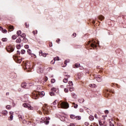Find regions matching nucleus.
Here are the masks:
<instances>
[{"label": "nucleus", "mask_w": 126, "mask_h": 126, "mask_svg": "<svg viewBox=\"0 0 126 126\" xmlns=\"http://www.w3.org/2000/svg\"><path fill=\"white\" fill-rule=\"evenodd\" d=\"M33 95H45V92H41V93L38 92V94H33Z\"/></svg>", "instance_id": "nucleus-16"}, {"label": "nucleus", "mask_w": 126, "mask_h": 126, "mask_svg": "<svg viewBox=\"0 0 126 126\" xmlns=\"http://www.w3.org/2000/svg\"><path fill=\"white\" fill-rule=\"evenodd\" d=\"M15 61L16 63H20L22 62V59H21V58L20 57H16L15 59Z\"/></svg>", "instance_id": "nucleus-9"}, {"label": "nucleus", "mask_w": 126, "mask_h": 126, "mask_svg": "<svg viewBox=\"0 0 126 126\" xmlns=\"http://www.w3.org/2000/svg\"><path fill=\"white\" fill-rule=\"evenodd\" d=\"M91 46L92 48H94V47L95 48L97 47V45H96V42L95 41H94V42H93L91 44Z\"/></svg>", "instance_id": "nucleus-14"}, {"label": "nucleus", "mask_w": 126, "mask_h": 126, "mask_svg": "<svg viewBox=\"0 0 126 126\" xmlns=\"http://www.w3.org/2000/svg\"><path fill=\"white\" fill-rule=\"evenodd\" d=\"M85 125L86 126H89V123H88V122H85Z\"/></svg>", "instance_id": "nucleus-55"}, {"label": "nucleus", "mask_w": 126, "mask_h": 126, "mask_svg": "<svg viewBox=\"0 0 126 126\" xmlns=\"http://www.w3.org/2000/svg\"><path fill=\"white\" fill-rule=\"evenodd\" d=\"M94 118L95 119H98V117H97V115L96 114L94 115Z\"/></svg>", "instance_id": "nucleus-62"}, {"label": "nucleus", "mask_w": 126, "mask_h": 126, "mask_svg": "<svg viewBox=\"0 0 126 126\" xmlns=\"http://www.w3.org/2000/svg\"><path fill=\"white\" fill-rule=\"evenodd\" d=\"M67 126H75V123H71Z\"/></svg>", "instance_id": "nucleus-42"}, {"label": "nucleus", "mask_w": 126, "mask_h": 126, "mask_svg": "<svg viewBox=\"0 0 126 126\" xmlns=\"http://www.w3.org/2000/svg\"><path fill=\"white\" fill-rule=\"evenodd\" d=\"M104 96H105V97H106L107 98H109V97H110V95H105Z\"/></svg>", "instance_id": "nucleus-63"}, {"label": "nucleus", "mask_w": 126, "mask_h": 126, "mask_svg": "<svg viewBox=\"0 0 126 126\" xmlns=\"http://www.w3.org/2000/svg\"><path fill=\"white\" fill-rule=\"evenodd\" d=\"M21 42H22V39L20 38V37H19V38L17 39L16 40V42L17 43V44H20Z\"/></svg>", "instance_id": "nucleus-13"}, {"label": "nucleus", "mask_w": 126, "mask_h": 126, "mask_svg": "<svg viewBox=\"0 0 126 126\" xmlns=\"http://www.w3.org/2000/svg\"><path fill=\"white\" fill-rule=\"evenodd\" d=\"M12 38L13 40H15V39H16V36L15 35H12Z\"/></svg>", "instance_id": "nucleus-52"}, {"label": "nucleus", "mask_w": 126, "mask_h": 126, "mask_svg": "<svg viewBox=\"0 0 126 126\" xmlns=\"http://www.w3.org/2000/svg\"><path fill=\"white\" fill-rule=\"evenodd\" d=\"M25 26H26V28H28L29 27V24H28L26 23L25 24Z\"/></svg>", "instance_id": "nucleus-50"}, {"label": "nucleus", "mask_w": 126, "mask_h": 126, "mask_svg": "<svg viewBox=\"0 0 126 126\" xmlns=\"http://www.w3.org/2000/svg\"><path fill=\"white\" fill-rule=\"evenodd\" d=\"M69 90L71 92L73 91V88H70Z\"/></svg>", "instance_id": "nucleus-56"}, {"label": "nucleus", "mask_w": 126, "mask_h": 126, "mask_svg": "<svg viewBox=\"0 0 126 126\" xmlns=\"http://www.w3.org/2000/svg\"><path fill=\"white\" fill-rule=\"evenodd\" d=\"M104 18H105V17H104V16H103L102 15H99L98 16V19H99V20H103V19H104Z\"/></svg>", "instance_id": "nucleus-18"}, {"label": "nucleus", "mask_w": 126, "mask_h": 126, "mask_svg": "<svg viewBox=\"0 0 126 126\" xmlns=\"http://www.w3.org/2000/svg\"><path fill=\"white\" fill-rule=\"evenodd\" d=\"M90 87H92V88H95L96 87V85L94 84H90Z\"/></svg>", "instance_id": "nucleus-21"}, {"label": "nucleus", "mask_w": 126, "mask_h": 126, "mask_svg": "<svg viewBox=\"0 0 126 126\" xmlns=\"http://www.w3.org/2000/svg\"><path fill=\"white\" fill-rule=\"evenodd\" d=\"M16 48L18 50H19V49H20V48H21V45L20 44H17L16 45Z\"/></svg>", "instance_id": "nucleus-32"}, {"label": "nucleus", "mask_w": 126, "mask_h": 126, "mask_svg": "<svg viewBox=\"0 0 126 126\" xmlns=\"http://www.w3.org/2000/svg\"><path fill=\"white\" fill-rule=\"evenodd\" d=\"M104 113H105V114H106V115H108V114H109V110H105L104 111Z\"/></svg>", "instance_id": "nucleus-43"}, {"label": "nucleus", "mask_w": 126, "mask_h": 126, "mask_svg": "<svg viewBox=\"0 0 126 126\" xmlns=\"http://www.w3.org/2000/svg\"><path fill=\"white\" fill-rule=\"evenodd\" d=\"M84 110H83V109H82V108H81V109H80V110H79V111L81 112V113H83V112H84Z\"/></svg>", "instance_id": "nucleus-51"}, {"label": "nucleus", "mask_w": 126, "mask_h": 126, "mask_svg": "<svg viewBox=\"0 0 126 126\" xmlns=\"http://www.w3.org/2000/svg\"><path fill=\"white\" fill-rule=\"evenodd\" d=\"M50 120H51V118L49 117H45V118L42 117L40 119V123L41 124H43V123H44L45 125H47L50 123Z\"/></svg>", "instance_id": "nucleus-2"}, {"label": "nucleus", "mask_w": 126, "mask_h": 126, "mask_svg": "<svg viewBox=\"0 0 126 126\" xmlns=\"http://www.w3.org/2000/svg\"><path fill=\"white\" fill-rule=\"evenodd\" d=\"M70 119H72V120H74V119H75V118H76V116H75V115H74L73 114H71L70 115Z\"/></svg>", "instance_id": "nucleus-17"}, {"label": "nucleus", "mask_w": 126, "mask_h": 126, "mask_svg": "<svg viewBox=\"0 0 126 126\" xmlns=\"http://www.w3.org/2000/svg\"><path fill=\"white\" fill-rule=\"evenodd\" d=\"M44 80H45V82L48 81V77H46L45 78V79H44Z\"/></svg>", "instance_id": "nucleus-57"}, {"label": "nucleus", "mask_w": 126, "mask_h": 126, "mask_svg": "<svg viewBox=\"0 0 126 126\" xmlns=\"http://www.w3.org/2000/svg\"><path fill=\"white\" fill-rule=\"evenodd\" d=\"M6 50L8 52V53H11L13 51H14V49H13V48H12V47L10 46H7L6 47Z\"/></svg>", "instance_id": "nucleus-6"}, {"label": "nucleus", "mask_w": 126, "mask_h": 126, "mask_svg": "<svg viewBox=\"0 0 126 126\" xmlns=\"http://www.w3.org/2000/svg\"><path fill=\"white\" fill-rule=\"evenodd\" d=\"M59 42H61V39H58V40H56L57 43H59Z\"/></svg>", "instance_id": "nucleus-58"}, {"label": "nucleus", "mask_w": 126, "mask_h": 126, "mask_svg": "<svg viewBox=\"0 0 126 126\" xmlns=\"http://www.w3.org/2000/svg\"><path fill=\"white\" fill-rule=\"evenodd\" d=\"M22 65H23V66H25L27 69H28V68H30V64L28 63H24L22 64Z\"/></svg>", "instance_id": "nucleus-8"}, {"label": "nucleus", "mask_w": 126, "mask_h": 126, "mask_svg": "<svg viewBox=\"0 0 126 126\" xmlns=\"http://www.w3.org/2000/svg\"><path fill=\"white\" fill-rule=\"evenodd\" d=\"M42 111H43V112L44 114H46V115H48V114H49V110H47L43 107H42Z\"/></svg>", "instance_id": "nucleus-15"}, {"label": "nucleus", "mask_w": 126, "mask_h": 126, "mask_svg": "<svg viewBox=\"0 0 126 126\" xmlns=\"http://www.w3.org/2000/svg\"><path fill=\"white\" fill-rule=\"evenodd\" d=\"M45 95H31V97L32 98V99H35V100H37V99H39V98H42V97H44Z\"/></svg>", "instance_id": "nucleus-4"}, {"label": "nucleus", "mask_w": 126, "mask_h": 126, "mask_svg": "<svg viewBox=\"0 0 126 126\" xmlns=\"http://www.w3.org/2000/svg\"><path fill=\"white\" fill-rule=\"evenodd\" d=\"M75 66L77 68L79 67V66H80V64H79V63H76L75 64Z\"/></svg>", "instance_id": "nucleus-44"}, {"label": "nucleus", "mask_w": 126, "mask_h": 126, "mask_svg": "<svg viewBox=\"0 0 126 126\" xmlns=\"http://www.w3.org/2000/svg\"><path fill=\"white\" fill-rule=\"evenodd\" d=\"M51 90L52 92L49 93L50 95H56L55 93L58 92V90L55 88H52Z\"/></svg>", "instance_id": "nucleus-5"}, {"label": "nucleus", "mask_w": 126, "mask_h": 126, "mask_svg": "<svg viewBox=\"0 0 126 126\" xmlns=\"http://www.w3.org/2000/svg\"><path fill=\"white\" fill-rule=\"evenodd\" d=\"M56 82V80L55 79H53L51 80V83H55Z\"/></svg>", "instance_id": "nucleus-48"}, {"label": "nucleus", "mask_w": 126, "mask_h": 126, "mask_svg": "<svg viewBox=\"0 0 126 126\" xmlns=\"http://www.w3.org/2000/svg\"><path fill=\"white\" fill-rule=\"evenodd\" d=\"M2 32L3 33H4V34H6V33H7V30H3L2 31Z\"/></svg>", "instance_id": "nucleus-38"}, {"label": "nucleus", "mask_w": 126, "mask_h": 126, "mask_svg": "<svg viewBox=\"0 0 126 126\" xmlns=\"http://www.w3.org/2000/svg\"><path fill=\"white\" fill-rule=\"evenodd\" d=\"M59 104L62 109H68V108H69V104L67 102H64L63 100H61Z\"/></svg>", "instance_id": "nucleus-1"}, {"label": "nucleus", "mask_w": 126, "mask_h": 126, "mask_svg": "<svg viewBox=\"0 0 126 126\" xmlns=\"http://www.w3.org/2000/svg\"><path fill=\"white\" fill-rule=\"evenodd\" d=\"M54 61H60V58H59V57H55V58L54 59Z\"/></svg>", "instance_id": "nucleus-39"}, {"label": "nucleus", "mask_w": 126, "mask_h": 126, "mask_svg": "<svg viewBox=\"0 0 126 126\" xmlns=\"http://www.w3.org/2000/svg\"><path fill=\"white\" fill-rule=\"evenodd\" d=\"M109 126H115V124L112 123L111 121L109 122Z\"/></svg>", "instance_id": "nucleus-37"}, {"label": "nucleus", "mask_w": 126, "mask_h": 126, "mask_svg": "<svg viewBox=\"0 0 126 126\" xmlns=\"http://www.w3.org/2000/svg\"><path fill=\"white\" fill-rule=\"evenodd\" d=\"M58 102V100H55L53 102V103L51 104V105H57V102Z\"/></svg>", "instance_id": "nucleus-36"}, {"label": "nucleus", "mask_w": 126, "mask_h": 126, "mask_svg": "<svg viewBox=\"0 0 126 126\" xmlns=\"http://www.w3.org/2000/svg\"><path fill=\"white\" fill-rule=\"evenodd\" d=\"M25 36H26L25 33H22L21 35H20L19 37H20V38H25Z\"/></svg>", "instance_id": "nucleus-26"}, {"label": "nucleus", "mask_w": 126, "mask_h": 126, "mask_svg": "<svg viewBox=\"0 0 126 126\" xmlns=\"http://www.w3.org/2000/svg\"><path fill=\"white\" fill-rule=\"evenodd\" d=\"M17 34L19 37L20 36V34H21V31H18L17 32Z\"/></svg>", "instance_id": "nucleus-35"}, {"label": "nucleus", "mask_w": 126, "mask_h": 126, "mask_svg": "<svg viewBox=\"0 0 126 126\" xmlns=\"http://www.w3.org/2000/svg\"><path fill=\"white\" fill-rule=\"evenodd\" d=\"M72 36H74V37H76V33H73Z\"/></svg>", "instance_id": "nucleus-60"}, {"label": "nucleus", "mask_w": 126, "mask_h": 126, "mask_svg": "<svg viewBox=\"0 0 126 126\" xmlns=\"http://www.w3.org/2000/svg\"><path fill=\"white\" fill-rule=\"evenodd\" d=\"M90 121H94V116H90L89 117Z\"/></svg>", "instance_id": "nucleus-31"}, {"label": "nucleus", "mask_w": 126, "mask_h": 126, "mask_svg": "<svg viewBox=\"0 0 126 126\" xmlns=\"http://www.w3.org/2000/svg\"><path fill=\"white\" fill-rule=\"evenodd\" d=\"M64 91L66 93H67V92H68V90L67 89H64Z\"/></svg>", "instance_id": "nucleus-53"}, {"label": "nucleus", "mask_w": 126, "mask_h": 126, "mask_svg": "<svg viewBox=\"0 0 126 126\" xmlns=\"http://www.w3.org/2000/svg\"><path fill=\"white\" fill-rule=\"evenodd\" d=\"M75 119H76V120H78V121H80V120H81V116H76Z\"/></svg>", "instance_id": "nucleus-24"}, {"label": "nucleus", "mask_w": 126, "mask_h": 126, "mask_svg": "<svg viewBox=\"0 0 126 126\" xmlns=\"http://www.w3.org/2000/svg\"><path fill=\"white\" fill-rule=\"evenodd\" d=\"M69 86H72L73 85V83H72V81H69L68 82Z\"/></svg>", "instance_id": "nucleus-28"}, {"label": "nucleus", "mask_w": 126, "mask_h": 126, "mask_svg": "<svg viewBox=\"0 0 126 126\" xmlns=\"http://www.w3.org/2000/svg\"><path fill=\"white\" fill-rule=\"evenodd\" d=\"M28 53L29 54V55H31L32 51L30 49H28L27 50Z\"/></svg>", "instance_id": "nucleus-40"}, {"label": "nucleus", "mask_w": 126, "mask_h": 126, "mask_svg": "<svg viewBox=\"0 0 126 126\" xmlns=\"http://www.w3.org/2000/svg\"><path fill=\"white\" fill-rule=\"evenodd\" d=\"M107 115L102 116V118H107Z\"/></svg>", "instance_id": "nucleus-61"}, {"label": "nucleus", "mask_w": 126, "mask_h": 126, "mask_svg": "<svg viewBox=\"0 0 126 126\" xmlns=\"http://www.w3.org/2000/svg\"><path fill=\"white\" fill-rule=\"evenodd\" d=\"M12 105H13V107H15V103H14V102L12 103Z\"/></svg>", "instance_id": "nucleus-64"}, {"label": "nucleus", "mask_w": 126, "mask_h": 126, "mask_svg": "<svg viewBox=\"0 0 126 126\" xmlns=\"http://www.w3.org/2000/svg\"><path fill=\"white\" fill-rule=\"evenodd\" d=\"M25 49H28L29 48V46L28 45H25Z\"/></svg>", "instance_id": "nucleus-54"}, {"label": "nucleus", "mask_w": 126, "mask_h": 126, "mask_svg": "<svg viewBox=\"0 0 126 126\" xmlns=\"http://www.w3.org/2000/svg\"><path fill=\"white\" fill-rule=\"evenodd\" d=\"M63 82H64V83H67V82H68V80H67L66 78H64L63 80Z\"/></svg>", "instance_id": "nucleus-27"}, {"label": "nucleus", "mask_w": 126, "mask_h": 126, "mask_svg": "<svg viewBox=\"0 0 126 126\" xmlns=\"http://www.w3.org/2000/svg\"><path fill=\"white\" fill-rule=\"evenodd\" d=\"M9 114L10 115V117L8 118V120H9V121H12V120H13L14 112L12 111H10L9 112Z\"/></svg>", "instance_id": "nucleus-7"}, {"label": "nucleus", "mask_w": 126, "mask_h": 126, "mask_svg": "<svg viewBox=\"0 0 126 126\" xmlns=\"http://www.w3.org/2000/svg\"><path fill=\"white\" fill-rule=\"evenodd\" d=\"M23 42L24 43H27V42H28V39H27V38L25 37H23Z\"/></svg>", "instance_id": "nucleus-23"}, {"label": "nucleus", "mask_w": 126, "mask_h": 126, "mask_svg": "<svg viewBox=\"0 0 126 126\" xmlns=\"http://www.w3.org/2000/svg\"><path fill=\"white\" fill-rule=\"evenodd\" d=\"M6 108L7 110H10L11 109V107L10 106V105H8L6 106Z\"/></svg>", "instance_id": "nucleus-30"}, {"label": "nucleus", "mask_w": 126, "mask_h": 126, "mask_svg": "<svg viewBox=\"0 0 126 126\" xmlns=\"http://www.w3.org/2000/svg\"><path fill=\"white\" fill-rule=\"evenodd\" d=\"M71 96L72 98H74V99H76L77 98V96L76 95H72Z\"/></svg>", "instance_id": "nucleus-46"}, {"label": "nucleus", "mask_w": 126, "mask_h": 126, "mask_svg": "<svg viewBox=\"0 0 126 126\" xmlns=\"http://www.w3.org/2000/svg\"><path fill=\"white\" fill-rule=\"evenodd\" d=\"M7 111L5 110L2 112V114L3 115V116H7Z\"/></svg>", "instance_id": "nucleus-20"}, {"label": "nucleus", "mask_w": 126, "mask_h": 126, "mask_svg": "<svg viewBox=\"0 0 126 126\" xmlns=\"http://www.w3.org/2000/svg\"><path fill=\"white\" fill-rule=\"evenodd\" d=\"M67 63V61H64V65H62V66H63V67H65V66H66V63Z\"/></svg>", "instance_id": "nucleus-34"}, {"label": "nucleus", "mask_w": 126, "mask_h": 126, "mask_svg": "<svg viewBox=\"0 0 126 126\" xmlns=\"http://www.w3.org/2000/svg\"><path fill=\"white\" fill-rule=\"evenodd\" d=\"M22 88H25L26 87V84H22L21 85Z\"/></svg>", "instance_id": "nucleus-41"}, {"label": "nucleus", "mask_w": 126, "mask_h": 126, "mask_svg": "<svg viewBox=\"0 0 126 126\" xmlns=\"http://www.w3.org/2000/svg\"><path fill=\"white\" fill-rule=\"evenodd\" d=\"M7 28L10 32H11V31H13V30H14L13 26H7Z\"/></svg>", "instance_id": "nucleus-11"}, {"label": "nucleus", "mask_w": 126, "mask_h": 126, "mask_svg": "<svg viewBox=\"0 0 126 126\" xmlns=\"http://www.w3.org/2000/svg\"><path fill=\"white\" fill-rule=\"evenodd\" d=\"M18 118H19L20 121H23V117H22V116L19 115H18Z\"/></svg>", "instance_id": "nucleus-33"}, {"label": "nucleus", "mask_w": 126, "mask_h": 126, "mask_svg": "<svg viewBox=\"0 0 126 126\" xmlns=\"http://www.w3.org/2000/svg\"><path fill=\"white\" fill-rule=\"evenodd\" d=\"M96 80L97 81V82H101L102 81V78H101V76H97L95 78Z\"/></svg>", "instance_id": "nucleus-12"}, {"label": "nucleus", "mask_w": 126, "mask_h": 126, "mask_svg": "<svg viewBox=\"0 0 126 126\" xmlns=\"http://www.w3.org/2000/svg\"><path fill=\"white\" fill-rule=\"evenodd\" d=\"M0 30L1 31H2V30H3V28H2V27H1L0 26Z\"/></svg>", "instance_id": "nucleus-59"}, {"label": "nucleus", "mask_w": 126, "mask_h": 126, "mask_svg": "<svg viewBox=\"0 0 126 126\" xmlns=\"http://www.w3.org/2000/svg\"><path fill=\"white\" fill-rule=\"evenodd\" d=\"M23 107L24 108H28L29 110H33V107L30 104L25 103L23 104Z\"/></svg>", "instance_id": "nucleus-3"}, {"label": "nucleus", "mask_w": 126, "mask_h": 126, "mask_svg": "<svg viewBox=\"0 0 126 126\" xmlns=\"http://www.w3.org/2000/svg\"><path fill=\"white\" fill-rule=\"evenodd\" d=\"M73 104L74 105V108L75 109H77V108L78 107V105L77 104H75V103H73Z\"/></svg>", "instance_id": "nucleus-25"}, {"label": "nucleus", "mask_w": 126, "mask_h": 126, "mask_svg": "<svg viewBox=\"0 0 126 126\" xmlns=\"http://www.w3.org/2000/svg\"><path fill=\"white\" fill-rule=\"evenodd\" d=\"M78 102H79V103H84V99H83V98L79 99L78 100Z\"/></svg>", "instance_id": "nucleus-22"}, {"label": "nucleus", "mask_w": 126, "mask_h": 126, "mask_svg": "<svg viewBox=\"0 0 126 126\" xmlns=\"http://www.w3.org/2000/svg\"><path fill=\"white\" fill-rule=\"evenodd\" d=\"M47 55H48V54H46V53H43V51H42V50L39 51V56H43L44 58H46V57H47Z\"/></svg>", "instance_id": "nucleus-10"}, {"label": "nucleus", "mask_w": 126, "mask_h": 126, "mask_svg": "<svg viewBox=\"0 0 126 126\" xmlns=\"http://www.w3.org/2000/svg\"><path fill=\"white\" fill-rule=\"evenodd\" d=\"M7 38H2V42H7Z\"/></svg>", "instance_id": "nucleus-29"}, {"label": "nucleus", "mask_w": 126, "mask_h": 126, "mask_svg": "<svg viewBox=\"0 0 126 126\" xmlns=\"http://www.w3.org/2000/svg\"><path fill=\"white\" fill-rule=\"evenodd\" d=\"M98 123H99V126H103L104 125V124L102 123V122H101V121H99Z\"/></svg>", "instance_id": "nucleus-49"}, {"label": "nucleus", "mask_w": 126, "mask_h": 126, "mask_svg": "<svg viewBox=\"0 0 126 126\" xmlns=\"http://www.w3.org/2000/svg\"><path fill=\"white\" fill-rule=\"evenodd\" d=\"M21 54H22V55H23L24 54H25V50H22L21 51Z\"/></svg>", "instance_id": "nucleus-45"}, {"label": "nucleus", "mask_w": 126, "mask_h": 126, "mask_svg": "<svg viewBox=\"0 0 126 126\" xmlns=\"http://www.w3.org/2000/svg\"><path fill=\"white\" fill-rule=\"evenodd\" d=\"M23 124H27V121L25 120V119H23Z\"/></svg>", "instance_id": "nucleus-47"}, {"label": "nucleus", "mask_w": 126, "mask_h": 126, "mask_svg": "<svg viewBox=\"0 0 126 126\" xmlns=\"http://www.w3.org/2000/svg\"><path fill=\"white\" fill-rule=\"evenodd\" d=\"M60 120L61 121H62V122H64V121H65V117L64 116H62L60 118Z\"/></svg>", "instance_id": "nucleus-19"}]
</instances>
